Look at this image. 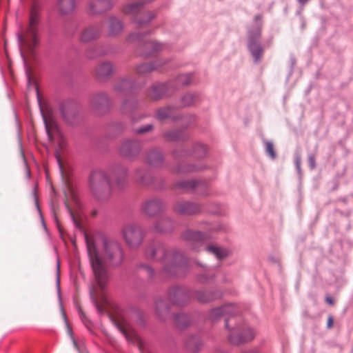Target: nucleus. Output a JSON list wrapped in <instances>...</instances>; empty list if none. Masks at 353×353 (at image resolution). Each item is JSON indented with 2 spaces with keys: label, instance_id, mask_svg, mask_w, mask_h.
Segmentation results:
<instances>
[{
  "label": "nucleus",
  "instance_id": "obj_1",
  "mask_svg": "<svg viewBox=\"0 0 353 353\" xmlns=\"http://www.w3.org/2000/svg\"><path fill=\"white\" fill-rule=\"evenodd\" d=\"M90 263L95 282L100 290H103L108 281L107 264L117 267L121 264L123 259L119 244L115 241H103L104 261L98 251L93 239L89 236H85Z\"/></svg>",
  "mask_w": 353,
  "mask_h": 353
},
{
  "label": "nucleus",
  "instance_id": "obj_2",
  "mask_svg": "<svg viewBox=\"0 0 353 353\" xmlns=\"http://www.w3.org/2000/svg\"><path fill=\"white\" fill-rule=\"evenodd\" d=\"M39 22V12L35 8H32L30 12L28 26L24 29H21L18 33L20 51L23 58H25L26 54H31L38 45Z\"/></svg>",
  "mask_w": 353,
  "mask_h": 353
},
{
  "label": "nucleus",
  "instance_id": "obj_3",
  "mask_svg": "<svg viewBox=\"0 0 353 353\" xmlns=\"http://www.w3.org/2000/svg\"><path fill=\"white\" fill-rule=\"evenodd\" d=\"M89 185L91 192L98 199L108 198L110 194V179L104 171H93L90 176Z\"/></svg>",
  "mask_w": 353,
  "mask_h": 353
},
{
  "label": "nucleus",
  "instance_id": "obj_4",
  "mask_svg": "<svg viewBox=\"0 0 353 353\" xmlns=\"http://www.w3.org/2000/svg\"><path fill=\"white\" fill-rule=\"evenodd\" d=\"M109 318L128 341L137 344L141 349V342L139 337L121 314L119 313L110 314Z\"/></svg>",
  "mask_w": 353,
  "mask_h": 353
},
{
  "label": "nucleus",
  "instance_id": "obj_5",
  "mask_svg": "<svg viewBox=\"0 0 353 353\" xmlns=\"http://www.w3.org/2000/svg\"><path fill=\"white\" fill-rule=\"evenodd\" d=\"M225 326L229 329V342L234 345H239L252 340L255 336V332L250 328L241 329L240 327L230 328L227 321Z\"/></svg>",
  "mask_w": 353,
  "mask_h": 353
},
{
  "label": "nucleus",
  "instance_id": "obj_6",
  "mask_svg": "<svg viewBox=\"0 0 353 353\" xmlns=\"http://www.w3.org/2000/svg\"><path fill=\"white\" fill-rule=\"evenodd\" d=\"M142 4L141 3H130L124 6L123 12L127 14L135 16V21L140 26L149 23L154 15L151 12H142Z\"/></svg>",
  "mask_w": 353,
  "mask_h": 353
},
{
  "label": "nucleus",
  "instance_id": "obj_7",
  "mask_svg": "<svg viewBox=\"0 0 353 353\" xmlns=\"http://www.w3.org/2000/svg\"><path fill=\"white\" fill-rule=\"evenodd\" d=\"M41 112L49 141L55 143L58 139H61L63 136L50 112L43 109H41Z\"/></svg>",
  "mask_w": 353,
  "mask_h": 353
},
{
  "label": "nucleus",
  "instance_id": "obj_8",
  "mask_svg": "<svg viewBox=\"0 0 353 353\" xmlns=\"http://www.w3.org/2000/svg\"><path fill=\"white\" fill-rule=\"evenodd\" d=\"M123 236L127 243L131 248L138 247L143 239L141 228L136 224L126 225L123 230Z\"/></svg>",
  "mask_w": 353,
  "mask_h": 353
},
{
  "label": "nucleus",
  "instance_id": "obj_9",
  "mask_svg": "<svg viewBox=\"0 0 353 353\" xmlns=\"http://www.w3.org/2000/svg\"><path fill=\"white\" fill-rule=\"evenodd\" d=\"M261 24L259 28L252 31L249 34V48L255 58L256 61H259L263 55V49L259 43L261 37Z\"/></svg>",
  "mask_w": 353,
  "mask_h": 353
},
{
  "label": "nucleus",
  "instance_id": "obj_10",
  "mask_svg": "<svg viewBox=\"0 0 353 353\" xmlns=\"http://www.w3.org/2000/svg\"><path fill=\"white\" fill-rule=\"evenodd\" d=\"M112 0H89L87 5V11L90 15H99L112 7Z\"/></svg>",
  "mask_w": 353,
  "mask_h": 353
},
{
  "label": "nucleus",
  "instance_id": "obj_11",
  "mask_svg": "<svg viewBox=\"0 0 353 353\" xmlns=\"http://www.w3.org/2000/svg\"><path fill=\"white\" fill-rule=\"evenodd\" d=\"M141 146L139 143L132 140H125L121 145L119 152L121 156L132 159L139 153Z\"/></svg>",
  "mask_w": 353,
  "mask_h": 353
},
{
  "label": "nucleus",
  "instance_id": "obj_12",
  "mask_svg": "<svg viewBox=\"0 0 353 353\" xmlns=\"http://www.w3.org/2000/svg\"><path fill=\"white\" fill-rule=\"evenodd\" d=\"M163 209V203L157 199L146 201L142 205L143 212L148 216H154Z\"/></svg>",
  "mask_w": 353,
  "mask_h": 353
},
{
  "label": "nucleus",
  "instance_id": "obj_13",
  "mask_svg": "<svg viewBox=\"0 0 353 353\" xmlns=\"http://www.w3.org/2000/svg\"><path fill=\"white\" fill-rule=\"evenodd\" d=\"M90 296L98 311L100 313L104 312L106 307L109 305L105 295L100 293L95 286H92L90 288Z\"/></svg>",
  "mask_w": 353,
  "mask_h": 353
},
{
  "label": "nucleus",
  "instance_id": "obj_14",
  "mask_svg": "<svg viewBox=\"0 0 353 353\" xmlns=\"http://www.w3.org/2000/svg\"><path fill=\"white\" fill-rule=\"evenodd\" d=\"M100 34V28L98 25H92L85 28L81 32L79 40L82 43H90L97 39Z\"/></svg>",
  "mask_w": 353,
  "mask_h": 353
},
{
  "label": "nucleus",
  "instance_id": "obj_15",
  "mask_svg": "<svg viewBox=\"0 0 353 353\" xmlns=\"http://www.w3.org/2000/svg\"><path fill=\"white\" fill-rule=\"evenodd\" d=\"M201 206L189 201H179L174 206V210L182 214H193L201 211Z\"/></svg>",
  "mask_w": 353,
  "mask_h": 353
},
{
  "label": "nucleus",
  "instance_id": "obj_16",
  "mask_svg": "<svg viewBox=\"0 0 353 353\" xmlns=\"http://www.w3.org/2000/svg\"><path fill=\"white\" fill-rule=\"evenodd\" d=\"M109 105V99L107 94L99 93L92 97L91 99V106L93 110L98 113L103 112Z\"/></svg>",
  "mask_w": 353,
  "mask_h": 353
},
{
  "label": "nucleus",
  "instance_id": "obj_17",
  "mask_svg": "<svg viewBox=\"0 0 353 353\" xmlns=\"http://www.w3.org/2000/svg\"><path fill=\"white\" fill-rule=\"evenodd\" d=\"M102 26H107L109 36H116L123 30L121 21L114 17H110L103 21Z\"/></svg>",
  "mask_w": 353,
  "mask_h": 353
},
{
  "label": "nucleus",
  "instance_id": "obj_18",
  "mask_svg": "<svg viewBox=\"0 0 353 353\" xmlns=\"http://www.w3.org/2000/svg\"><path fill=\"white\" fill-rule=\"evenodd\" d=\"M146 256L152 259L162 260L167 255L164 246L160 243H155L148 247Z\"/></svg>",
  "mask_w": 353,
  "mask_h": 353
},
{
  "label": "nucleus",
  "instance_id": "obj_19",
  "mask_svg": "<svg viewBox=\"0 0 353 353\" xmlns=\"http://www.w3.org/2000/svg\"><path fill=\"white\" fill-rule=\"evenodd\" d=\"M235 307L231 304L213 308L209 312L208 316L212 321H216L224 314H232L235 311Z\"/></svg>",
  "mask_w": 353,
  "mask_h": 353
},
{
  "label": "nucleus",
  "instance_id": "obj_20",
  "mask_svg": "<svg viewBox=\"0 0 353 353\" xmlns=\"http://www.w3.org/2000/svg\"><path fill=\"white\" fill-rule=\"evenodd\" d=\"M76 8L75 0H58L57 10L60 15L67 16L72 14Z\"/></svg>",
  "mask_w": 353,
  "mask_h": 353
},
{
  "label": "nucleus",
  "instance_id": "obj_21",
  "mask_svg": "<svg viewBox=\"0 0 353 353\" xmlns=\"http://www.w3.org/2000/svg\"><path fill=\"white\" fill-rule=\"evenodd\" d=\"M170 88L168 84L162 83L154 85L149 91V97L154 100L161 99V97L168 96Z\"/></svg>",
  "mask_w": 353,
  "mask_h": 353
},
{
  "label": "nucleus",
  "instance_id": "obj_22",
  "mask_svg": "<svg viewBox=\"0 0 353 353\" xmlns=\"http://www.w3.org/2000/svg\"><path fill=\"white\" fill-rule=\"evenodd\" d=\"M115 184L118 188H122L126 182L128 168L124 166L116 168L112 173Z\"/></svg>",
  "mask_w": 353,
  "mask_h": 353
},
{
  "label": "nucleus",
  "instance_id": "obj_23",
  "mask_svg": "<svg viewBox=\"0 0 353 353\" xmlns=\"http://www.w3.org/2000/svg\"><path fill=\"white\" fill-rule=\"evenodd\" d=\"M185 291L181 288H173L170 290L168 299L174 305H180L186 300Z\"/></svg>",
  "mask_w": 353,
  "mask_h": 353
},
{
  "label": "nucleus",
  "instance_id": "obj_24",
  "mask_svg": "<svg viewBox=\"0 0 353 353\" xmlns=\"http://www.w3.org/2000/svg\"><path fill=\"white\" fill-rule=\"evenodd\" d=\"M165 63L161 60H157L152 63H144L137 65L136 68L137 73L140 75H144L151 72L153 70H157Z\"/></svg>",
  "mask_w": 353,
  "mask_h": 353
},
{
  "label": "nucleus",
  "instance_id": "obj_25",
  "mask_svg": "<svg viewBox=\"0 0 353 353\" xmlns=\"http://www.w3.org/2000/svg\"><path fill=\"white\" fill-rule=\"evenodd\" d=\"M114 65L110 62H103L96 68V75L100 79H103L110 76L114 72Z\"/></svg>",
  "mask_w": 353,
  "mask_h": 353
},
{
  "label": "nucleus",
  "instance_id": "obj_26",
  "mask_svg": "<svg viewBox=\"0 0 353 353\" xmlns=\"http://www.w3.org/2000/svg\"><path fill=\"white\" fill-rule=\"evenodd\" d=\"M64 194H65V205L66 208L68 210V212L70 214V216L74 221V223L78 226L77 221L76 220L74 215L72 211V209L70 208V202L73 201L74 203H77V197L73 192V190H72L71 187L68 184L65 186V189L64 190Z\"/></svg>",
  "mask_w": 353,
  "mask_h": 353
},
{
  "label": "nucleus",
  "instance_id": "obj_27",
  "mask_svg": "<svg viewBox=\"0 0 353 353\" xmlns=\"http://www.w3.org/2000/svg\"><path fill=\"white\" fill-rule=\"evenodd\" d=\"M163 161V157L158 150H151L147 156V162L152 166H159Z\"/></svg>",
  "mask_w": 353,
  "mask_h": 353
},
{
  "label": "nucleus",
  "instance_id": "obj_28",
  "mask_svg": "<svg viewBox=\"0 0 353 353\" xmlns=\"http://www.w3.org/2000/svg\"><path fill=\"white\" fill-rule=\"evenodd\" d=\"M163 46L161 43L155 42L154 41H147L144 44V49L145 50L144 55L149 56L162 50Z\"/></svg>",
  "mask_w": 353,
  "mask_h": 353
},
{
  "label": "nucleus",
  "instance_id": "obj_29",
  "mask_svg": "<svg viewBox=\"0 0 353 353\" xmlns=\"http://www.w3.org/2000/svg\"><path fill=\"white\" fill-rule=\"evenodd\" d=\"M172 227V221L168 217L162 216L157 223L155 228L159 232H165L170 231Z\"/></svg>",
  "mask_w": 353,
  "mask_h": 353
},
{
  "label": "nucleus",
  "instance_id": "obj_30",
  "mask_svg": "<svg viewBox=\"0 0 353 353\" xmlns=\"http://www.w3.org/2000/svg\"><path fill=\"white\" fill-rule=\"evenodd\" d=\"M176 186L179 188L183 189L185 190H190L191 189H203L205 185L203 183L197 182L196 181H185L177 183Z\"/></svg>",
  "mask_w": 353,
  "mask_h": 353
},
{
  "label": "nucleus",
  "instance_id": "obj_31",
  "mask_svg": "<svg viewBox=\"0 0 353 353\" xmlns=\"http://www.w3.org/2000/svg\"><path fill=\"white\" fill-rule=\"evenodd\" d=\"M135 180L141 185H148L152 182L150 176L142 169L136 170Z\"/></svg>",
  "mask_w": 353,
  "mask_h": 353
},
{
  "label": "nucleus",
  "instance_id": "obj_32",
  "mask_svg": "<svg viewBox=\"0 0 353 353\" xmlns=\"http://www.w3.org/2000/svg\"><path fill=\"white\" fill-rule=\"evenodd\" d=\"M205 236L204 234L200 232L192 230L187 231L185 234V238L186 239L195 243L202 241L205 239Z\"/></svg>",
  "mask_w": 353,
  "mask_h": 353
},
{
  "label": "nucleus",
  "instance_id": "obj_33",
  "mask_svg": "<svg viewBox=\"0 0 353 353\" xmlns=\"http://www.w3.org/2000/svg\"><path fill=\"white\" fill-rule=\"evenodd\" d=\"M187 347L192 352H198L203 345L202 341L196 336L191 337L187 342Z\"/></svg>",
  "mask_w": 353,
  "mask_h": 353
},
{
  "label": "nucleus",
  "instance_id": "obj_34",
  "mask_svg": "<svg viewBox=\"0 0 353 353\" xmlns=\"http://www.w3.org/2000/svg\"><path fill=\"white\" fill-rule=\"evenodd\" d=\"M206 250L214 254L219 259H223L227 256V252L225 250L214 245L207 246Z\"/></svg>",
  "mask_w": 353,
  "mask_h": 353
},
{
  "label": "nucleus",
  "instance_id": "obj_35",
  "mask_svg": "<svg viewBox=\"0 0 353 353\" xmlns=\"http://www.w3.org/2000/svg\"><path fill=\"white\" fill-rule=\"evenodd\" d=\"M156 312L160 317H163V315L167 314L168 312V307L164 300L160 299H158L155 303Z\"/></svg>",
  "mask_w": 353,
  "mask_h": 353
},
{
  "label": "nucleus",
  "instance_id": "obj_36",
  "mask_svg": "<svg viewBox=\"0 0 353 353\" xmlns=\"http://www.w3.org/2000/svg\"><path fill=\"white\" fill-rule=\"evenodd\" d=\"M216 296L211 292H198L196 299L201 303H208L213 301Z\"/></svg>",
  "mask_w": 353,
  "mask_h": 353
},
{
  "label": "nucleus",
  "instance_id": "obj_37",
  "mask_svg": "<svg viewBox=\"0 0 353 353\" xmlns=\"http://www.w3.org/2000/svg\"><path fill=\"white\" fill-rule=\"evenodd\" d=\"M190 321L186 314H179L175 316V323L178 327L183 329L185 327Z\"/></svg>",
  "mask_w": 353,
  "mask_h": 353
},
{
  "label": "nucleus",
  "instance_id": "obj_38",
  "mask_svg": "<svg viewBox=\"0 0 353 353\" xmlns=\"http://www.w3.org/2000/svg\"><path fill=\"white\" fill-rule=\"evenodd\" d=\"M132 83L129 79H122L117 83L114 86L115 90L118 92H125V90L131 88Z\"/></svg>",
  "mask_w": 353,
  "mask_h": 353
},
{
  "label": "nucleus",
  "instance_id": "obj_39",
  "mask_svg": "<svg viewBox=\"0 0 353 353\" xmlns=\"http://www.w3.org/2000/svg\"><path fill=\"white\" fill-rule=\"evenodd\" d=\"M172 115V110L171 108L167 107V108H160L157 111V118L159 120L163 121L169 117H170Z\"/></svg>",
  "mask_w": 353,
  "mask_h": 353
},
{
  "label": "nucleus",
  "instance_id": "obj_40",
  "mask_svg": "<svg viewBox=\"0 0 353 353\" xmlns=\"http://www.w3.org/2000/svg\"><path fill=\"white\" fill-rule=\"evenodd\" d=\"M265 150L267 154L272 159H274L276 158V152L274 149V145L272 142L266 141L265 142Z\"/></svg>",
  "mask_w": 353,
  "mask_h": 353
},
{
  "label": "nucleus",
  "instance_id": "obj_41",
  "mask_svg": "<svg viewBox=\"0 0 353 353\" xmlns=\"http://www.w3.org/2000/svg\"><path fill=\"white\" fill-rule=\"evenodd\" d=\"M182 101L184 105H190L194 103V96L192 94H186L183 96Z\"/></svg>",
  "mask_w": 353,
  "mask_h": 353
},
{
  "label": "nucleus",
  "instance_id": "obj_42",
  "mask_svg": "<svg viewBox=\"0 0 353 353\" xmlns=\"http://www.w3.org/2000/svg\"><path fill=\"white\" fill-rule=\"evenodd\" d=\"M197 170H199V168H196L194 165H188V166L183 165V166L180 167L178 172H183V173H188V172L196 171Z\"/></svg>",
  "mask_w": 353,
  "mask_h": 353
},
{
  "label": "nucleus",
  "instance_id": "obj_43",
  "mask_svg": "<svg viewBox=\"0 0 353 353\" xmlns=\"http://www.w3.org/2000/svg\"><path fill=\"white\" fill-rule=\"evenodd\" d=\"M165 137L170 141H176L179 139V132L176 131H172L166 133Z\"/></svg>",
  "mask_w": 353,
  "mask_h": 353
},
{
  "label": "nucleus",
  "instance_id": "obj_44",
  "mask_svg": "<svg viewBox=\"0 0 353 353\" xmlns=\"http://www.w3.org/2000/svg\"><path fill=\"white\" fill-rule=\"evenodd\" d=\"M178 83L182 85H188L190 81V76L189 75H181L178 78Z\"/></svg>",
  "mask_w": 353,
  "mask_h": 353
},
{
  "label": "nucleus",
  "instance_id": "obj_45",
  "mask_svg": "<svg viewBox=\"0 0 353 353\" xmlns=\"http://www.w3.org/2000/svg\"><path fill=\"white\" fill-rule=\"evenodd\" d=\"M152 128H153L152 125L148 124V125H146L144 127H142V128H140L137 129V132L139 133V134L145 133L147 132H149V131L152 130Z\"/></svg>",
  "mask_w": 353,
  "mask_h": 353
},
{
  "label": "nucleus",
  "instance_id": "obj_46",
  "mask_svg": "<svg viewBox=\"0 0 353 353\" xmlns=\"http://www.w3.org/2000/svg\"><path fill=\"white\" fill-rule=\"evenodd\" d=\"M141 270L145 272L149 277H152L154 273L152 268L148 265H144L141 267Z\"/></svg>",
  "mask_w": 353,
  "mask_h": 353
},
{
  "label": "nucleus",
  "instance_id": "obj_47",
  "mask_svg": "<svg viewBox=\"0 0 353 353\" xmlns=\"http://www.w3.org/2000/svg\"><path fill=\"white\" fill-rule=\"evenodd\" d=\"M308 163L311 169H314L316 166L315 157L313 154H310L308 157Z\"/></svg>",
  "mask_w": 353,
  "mask_h": 353
},
{
  "label": "nucleus",
  "instance_id": "obj_48",
  "mask_svg": "<svg viewBox=\"0 0 353 353\" xmlns=\"http://www.w3.org/2000/svg\"><path fill=\"white\" fill-rule=\"evenodd\" d=\"M54 143H57L60 149L63 148L65 144V139L63 137L62 139H58Z\"/></svg>",
  "mask_w": 353,
  "mask_h": 353
},
{
  "label": "nucleus",
  "instance_id": "obj_49",
  "mask_svg": "<svg viewBox=\"0 0 353 353\" xmlns=\"http://www.w3.org/2000/svg\"><path fill=\"white\" fill-rule=\"evenodd\" d=\"M301 158L300 155H296L295 157V164L296 168L299 170L301 168Z\"/></svg>",
  "mask_w": 353,
  "mask_h": 353
},
{
  "label": "nucleus",
  "instance_id": "obj_50",
  "mask_svg": "<svg viewBox=\"0 0 353 353\" xmlns=\"http://www.w3.org/2000/svg\"><path fill=\"white\" fill-rule=\"evenodd\" d=\"M333 323H334L333 317L332 316H329V317L327 319V328H329V329L332 328L333 327Z\"/></svg>",
  "mask_w": 353,
  "mask_h": 353
},
{
  "label": "nucleus",
  "instance_id": "obj_51",
  "mask_svg": "<svg viewBox=\"0 0 353 353\" xmlns=\"http://www.w3.org/2000/svg\"><path fill=\"white\" fill-rule=\"evenodd\" d=\"M130 39L131 41H134V40H136V39L139 40V39H139V35H138V34H133L130 35Z\"/></svg>",
  "mask_w": 353,
  "mask_h": 353
},
{
  "label": "nucleus",
  "instance_id": "obj_52",
  "mask_svg": "<svg viewBox=\"0 0 353 353\" xmlns=\"http://www.w3.org/2000/svg\"><path fill=\"white\" fill-rule=\"evenodd\" d=\"M325 301L330 305H334V300L330 296L326 297Z\"/></svg>",
  "mask_w": 353,
  "mask_h": 353
},
{
  "label": "nucleus",
  "instance_id": "obj_53",
  "mask_svg": "<svg viewBox=\"0 0 353 353\" xmlns=\"http://www.w3.org/2000/svg\"><path fill=\"white\" fill-rule=\"evenodd\" d=\"M57 159L59 168L61 169V173H63V165H62L61 159H60V158L59 157H57Z\"/></svg>",
  "mask_w": 353,
  "mask_h": 353
},
{
  "label": "nucleus",
  "instance_id": "obj_54",
  "mask_svg": "<svg viewBox=\"0 0 353 353\" xmlns=\"http://www.w3.org/2000/svg\"><path fill=\"white\" fill-rule=\"evenodd\" d=\"M261 19H262V15H261V14H258V15H256V16H255V17H254V20H255L256 21H261Z\"/></svg>",
  "mask_w": 353,
  "mask_h": 353
},
{
  "label": "nucleus",
  "instance_id": "obj_55",
  "mask_svg": "<svg viewBox=\"0 0 353 353\" xmlns=\"http://www.w3.org/2000/svg\"><path fill=\"white\" fill-rule=\"evenodd\" d=\"M310 0H298V1L301 3V4H305L306 3L307 1H309Z\"/></svg>",
  "mask_w": 353,
  "mask_h": 353
},
{
  "label": "nucleus",
  "instance_id": "obj_56",
  "mask_svg": "<svg viewBox=\"0 0 353 353\" xmlns=\"http://www.w3.org/2000/svg\"><path fill=\"white\" fill-rule=\"evenodd\" d=\"M199 148L202 150V154H204L205 152V150L203 145H199Z\"/></svg>",
  "mask_w": 353,
  "mask_h": 353
},
{
  "label": "nucleus",
  "instance_id": "obj_57",
  "mask_svg": "<svg viewBox=\"0 0 353 353\" xmlns=\"http://www.w3.org/2000/svg\"><path fill=\"white\" fill-rule=\"evenodd\" d=\"M243 353H258L256 350H249Z\"/></svg>",
  "mask_w": 353,
  "mask_h": 353
},
{
  "label": "nucleus",
  "instance_id": "obj_58",
  "mask_svg": "<svg viewBox=\"0 0 353 353\" xmlns=\"http://www.w3.org/2000/svg\"><path fill=\"white\" fill-rule=\"evenodd\" d=\"M73 343H74V345H75V347L78 349V346H77V343L74 341H73Z\"/></svg>",
  "mask_w": 353,
  "mask_h": 353
},
{
  "label": "nucleus",
  "instance_id": "obj_59",
  "mask_svg": "<svg viewBox=\"0 0 353 353\" xmlns=\"http://www.w3.org/2000/svg\"><path fill=\"white\" fill-rule=\"evenodd\" d=\"M166 271H167V272H169V273H170V274H172V273H173L171 270H168V269H166Z\"/></svg>",
  "mask_w": 353,
  "mask_h": 353
},
{
  "label": "nucleus",
  "instance_id": "obj_60",
  "mask_svg": "<svg viewBox=\"0 0 353 353\" xmlns=\"http://www.w3.org/2000/svg\"><path fill=\"white\" fill-rule=\"evenodd\" d=\"M178 256H179V254H176L174 256V259H176Z\"/></svg>",
  "mask_w": 353,
  "mask_h": 353
},
{
  "label": "nucleus",
  "instance_id": "obj_61",
  "mask_svg": "<svg viewBox=\"0 0 353 353\" xmlns=\"http://www.w3.org/2000/svg\"><path fill=\"white\" fill-rule=\"evenodd\" d=\"M193 250H198L197 247H194Z\"/></svg>",
  "mask_w": 353,
  "mask_h": 353
}]
</instances>
